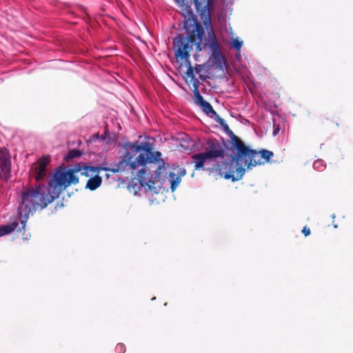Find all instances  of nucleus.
Returning a JSON list of instances; mask_svg holds the SVG:
<instances>
[{
  "label": "nucleus",
  "instance_id": "24",
  "mask_svg": "<svg viewBox=\"0 0 353 353\" xmlns=\"http://www.w3.org/2000/svg\"><path fill=\"white\" fill-rule=\"evenodd\" d=\"M195 70L196 72H199L201 71V68H199L198 67H196Z\"/></svg>",
  "mask_w": 353,
  "mask_h": 353
},
{
  "label": "nucleus",
  "instance_id": "11",
  "mask_svg": "<svg viewBox=\"0 0 353 353\" xmlns=\"http://www.w3.org/2000/svg\"><path fill=\"white\" fill-rule=\"evenodd\" d=\"M85 172H82V174H85V176H88V172H91L92 173L99 174L101 171H110L111 172V168L108 167H105L103 165H98V166H85L83 169Z\"/></svg>",
  "mask_w": 353,
  "mask_h": 353
},
{
  "label": "nucleus",
  "instance_id": "7",
  "mask_svg": "<svg viewBox=\"0 0 353 353\" xmlns=\"http://www.w3.org/2000/svg\"><path fill=\"white\" fill-rule=\"evenodd\" d=\"M11 160L9 150L0 148V178L7 181L10 176Z\"/></svg>",
  "mask_w": 353,
  "mask_h": 353
},
{
  "label": "nucleus",
  "instance_id": "2",
  "mask_svg": "<svg viewBox=\"0 0 353 353\" xmlns=\"http://www.w3.org/2000/svg\"><path fill=\"white\" fill-rule=\"evenodd\" d=\"M160 152H153L152 145L148 142L138 141L132 144L123 157L111 168L112 173H132L139 166L137 179L142 187L156 192L154 184L160 179L162 171L165 170V163L161 159Z\"/></svg>",
  "mask_w": 353,
  "mask_h": 353
},
{
  "label": "nucleus",
  "instance_id": "9",
  "mask_svg": "<svg viewBox=\"0 0 353 353\" xmlns=\"http://www.w3.org/2000/svg\"><path fill=\"white\" fill-rule=\"evenodd\" d=\"M102 183V178L98 174L94 175V176L90 178L87 181L85 188L90 190H95L97 189Z\"/></svg>",
  "mask_w": 353,
  "mask_h": 353
},
{
  "label": "nucleus",
  "instance_id": "19",
  "mask_svg": "<svg viewBox=\"0 0 353 353\" xmlns=\"http://www.w3.org/2000/svg\"><path fill=\"white\" fill-rule=\"evenodd\" d=\"M243 41H239L238 39H233L232 47L236 50L239 51L242 47Z\"/></svg>",
  "mask_w": 353,
  "mask_h": 353
},
{
  "label": "nucleus",
  "instance_id": "15",
  "mask_svg": "<svg viewBox=\"0 0 353 353\" xmlns=\"http://www.w3.org/2000/svg\"><path fill=\"white\" fill-rule=\"evenodd\" d=\"M194 90H193V92H194V98H195V102L198 104V105H200L203 101H204L205 100L203 99V97L201 96V94H200L199 91V84L196 85V83L194 82Z\"/></svg>",
  "mask_w": 353,
  "mask_h": 353
},
{
  "label": "nucleus",
  "instance_id": "8",
  "mask_svg": "<svg viewBox=\"0 0 353 353\" xmlns=\"http://www.w3.org/2000/svg\"><path fill=\"white\" fill-rule=\"evenodd\" d=\"M205 152L214 161L216 158H223L225 150L223 145L217 140H209Z\"/></svg>",
  "mask_w": 353,
  "mask_h": 353
},
{
  "label": "nucleus",
  "instance_id": "20",
  "mask_svg": "<svg viewBox=\"0 0 353 353\" xmlns=\"http://www.w3.org/2000/svg\"><path fill=\"white\" fill-rule=\"evenodd\" d=\"M115 351L117 353H124L125 351V345L123 343L117 344L115 347Z\"/></svg>",
  "mask_w": 353,
  "mask_h": 353
},
{
  "label": "nucleus",
  "instance_id": "1",
  "mask_svg": "<svg viewBox=\"0 0 353 353\" xmlns=\"http://www.w3.org/2000/svg\"><path fill=\"white\" fill-rule=\"evenodd\" d=\"M79 183V178L72 170L57 168L48 182V187L37 184L34 187L23 189L21 192V202L19 206V215L21 227L17 232H25L26 222L30 214L38 209L43 210L54 199L59 197L61 192L72 184Z\"/></svg>",
  "mask_w": 353,
  "mask_h": 353
},
{
  "label": "nucleus",
  "instance_id": "3",
  "mask_svg": "<svg viewBox=\"0 0 353 353\" xmlns=\"http://www.w3.org/2000/svg\"><path fill=\"white\" fill-rule=\"evenodd\" d=\"M181 14L184 17L183 28L187 37L178 34L173 40V50L175 57L180 60H188L192 46H195L197 51L202 50L203 38L205 34L203 27L198 22L197 17L194 12L203 15L208 6V0H176Z\"/></svg>",
  "mask_w": 353,
  "mask_h": 353
},
{
  "label": "nucleus",
  "instance_id": "26",
  "mask_svg": "<svg viewBox=\"0 0 353 353\" xmlns=\"http://www.w3.org/2000/svg\"><path fill=\"white\" fill-rule=\"evenodd\" d=\"M277 132H278V130H274V134H276L277 133Z\"/></svg>",
  "mask_w": 353,
  "mask_h": 353
},
{
  "label": "nucleus",
  "instance_id": "18",
  "mask_svg": "<svg viewBox=\"0 0 353 353\" xmlns=\"http://www.w3.org/2000/svg\"><path fill=\"white\" fill-rule=\"evenodd\" d=\"M82 154V152L77 149H73L69 151V152L67 154V155L65 157V159L66 161L79 157Z\"/></svg>",
  "mask_w": 353,
  "mask_h": 353
},
{
  "label": "nucleus",
  "instance_id": "13",
  "mask_svg": "<svg viewBox=\"0 0 353 353\" xmlns=\"http://www.w3.org/2000/svg\"><path fill=\"white\" fill-rule=\"evenodd\" d=\"M199 105L202 110L208 115L212 114V117H213L214 114H216V112L214 110L212 106L208 101H204Z\"/></svg>",
  "mask_w": 353,
  "mask_h": 353
},
{
  "label": "nucleus",
  "instance_id": "23",
  "mask_svg": "<svg viewBox=\"0 0 353 353\" xmlns=\"http://www.w3.org/2000/svg\"><path fill=\"white\" fill-rule=\"evenodd\" d=\"M211 46H212V48L214 50V51H215L216 49L218 48V43H217L216 39H214Z\"/></svg>",
  "mask_w": 353,
  "mask_h": 353
},
{
  "label": "nucleus",
  "instance_id": "10",
  "mask_svg": "<svg viewBox=\"0 0 353 353\" xmlns=\"http://www.w3.org/2000/svg\"><path fill=\"white\" fill-rule=\"evenodd\" d=\"M19 225L17 221H12L6 225L0 226V236L10 234L14 231Z\"/></svg>",
  "mask_w": 353,
  "mask_h": 353
},
{
  "label": "nucleus",
  "instance_id": "5",
  "mask_svg": "<svg viewBox=\"0 0 353 353\" xmlns=\"http://www.w3.org/2000/svg\"><path fill=\"white\" fill-rule=\"evenodd\" d=\"M236 148V152L232 156L231 162L230 164H233L234 170L236 168H243L242 163L244 166H246L248 169L252 167L256 166V165L263 164L262 159L261 157L260 151L250 149L246 146L241 140H238L235 138Z\"/></svg>",
  "mask_w": 353,
  "mask_h": 353
},
{
  "label": "nucleus",
  "instance_id": "6",
  "mask_svg": "<svg viewBox=\"0 0 353 353\" xmlns=\"http://www.w3.org/2000/svg\"><path fill=\"white\" fill-rule=\"evenodd\" d=\"M50 162V157L47 155L39 159L37 162L32 164L30 172L37 181H41L46 176L47 166Z\"/></svg>",
  "mask_w": 353,
  "mask_h": 353
},
{
  "label": "nucleus",
  "instance_id": "4",
  "mask_svg": "<svg viewBox=\"0 0 353 353\" xmlns=\"http://www.w3.org/2000/svg\"><path fill=\"white\" fill-rule=\"evenodd\" d=\"M192 159L191 163H194V170H208L210 174L216 173L219 176L231 179L232 181L241 179L245 172V169L241 167L236 168L234 170L233 164L225 161H223L222 165L212 164L211 167L205 168V164L213 161L205 152L193 154Z\"/></svg>",
  "mask_w": 353,
  "mask_h": 353
},
{
  "label": "nucleus",
  "instance_id": "25",
  "mask_svg": "<svg viewBox=\"0 0 353 353\" xmlns=\"http://www.w3.org/2000/svg\"><path fill=\"white\" fill-rule=\"evenodd\" d=\"M105 177L107 179H109L110 177V175L109 174H105Z\"/></svg>",
  "mask_w": 353,
  "mask_h": 353
},
{
  "label": "nucleus",
  "instance_id": "21",
  "mask_svg": "<svg viewBox=\"0 0 353 353\" xmlns=\"http://www.w3.org/2000/svg\"><path fill=\"white\" fill-rule=\"evenodd\" d=\"M213 117H214L215 120L221 125H223L225 123L224 120L221 118L219 114L216 112V114H214Z\"/></svg>",
  "mask_w": 353,
  "mask_h": 353
},
{
  "label": "nucleus",
  "instance_id": "22",
  "mask_svg": "<svg viewBox=\"0 0 353 353\" xmlns=\"http://www.w3.org/2000/svg\"><path fill=\"white\" fill-rule=\"evenodd\" d=\"M302 233L305 236H308L310 234V229L307 227V226H304L303 230H302Z\"/></svg>",
  "mask_w": 353,
  "mask_h": 353
},
{
  "label": "nucleus",
  "instance_id": "16",
  "mask_svg": "<svg viewBox=\"0 0 353 353\" xmlns=\"http://www.w3.org/2000/svg\"><path fill=\"white\" fill-rule=\"evenodd\" d=\"M261 157L262 159L263 164L268 163L270 159L273 157V152L267 150H260Z\"/></svg>",
  "mask_w": 353,
  "mask_h": 353
},
{
  "label": "nucleus",
  "instance_id": "17",
  "mask_svg": "<svg viewBox=\"0 0 353 353\" xmlns=\"http://www.w3.org/2000/svg\"><path fill=\"white\" fill-rule=\"evenodd\" d=\"M185 74L188 77H189L190 79V82L191 83H192L193 85H194V82L196 83V85L199 84V81L195 78L194 74L193 68L191 66L190 63H189L188 68L185 72Z\"/></svg>",
  "mask_w": 353,
  "mask_h": 353
},
{
  "label": "nucleus",
  "instance_id": "12",
  "mask_svg": "<svg viewBox=\"0 0 353 353\" xmlns=\"http://www.w3.org/2000/svg\"><path fill=\"white\" fill-rule=\"evenodd\" d=\"M169 177H170V188L172 192H174L178 185L180 183L181 179L180 176H177L174 172H170L169 173Z\"/></svg>",
  "mask_w": 353,
  "mask_h": 353
},
{
  "label": "nucleus",
  "instance_id": "14",
  "mask_svg": "<svg viewBox=\"0 0 353 353\" xmlns=\"http://www.w3.org/2000/svg\"><path fill=\"white\" fill-rule=\"evenodd\" d=\"M222 126L223 127L225 131L228 133V135H230V137L231 138V142L232 144V148L236 149V145L235 138L237 139L238 140H241V139L233 133V132L229 128V126L228 124H226L225 123L224 125Z\"/></svg>",
  "mask_w": 353,
  "mask_h": 353
}]
</instances>
